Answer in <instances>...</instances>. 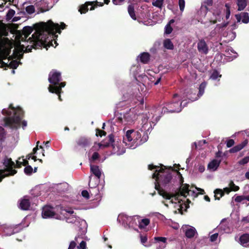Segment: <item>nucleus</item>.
<instances>
[{
  "mask_svg": "<svg viewBox=\"0 0 249 249\" xmlns=\"http://www.w3.org/2000/svg\"><path fill=\"white\" fill-rule=\"evenodd\" d=\"M182 102L173 101L166 104V106L162 107L161 113L165 114L167 113L179 112L182 110Z\"/></svg>",
  "mask_w": 249,
  "mask_h": 249,
  "instance_id": "8",
  "label": "nucleus"
},
{
  "mask_svg": "<svg viewBox=\"0 0 249 249\" xmlns=\"http://www.w3.org/2000/svg\"><path fill=\"white\" fill-rule=\"evenodd\" d=\"M20 159L21 158H19L18 160L16 161V164H15L14 168H20L21 167V166L22 165V161H19Z\"/></svg>",
  "mask_w": 249,
  "mask_h": 249,
  "instance_id": "52",
  "label": "nucleus"
},
{
  "mask_svg": "<svg viewBox=\"0 0 249 249\" xmlns=\"http://www.w3.org/2000/svg\"><path fill=\"white\" fill-rule=\"evenodd\" d=\"M223 191L224 193H226V194H229L231 191L230 187H226L224 188Z\"/></svg>",
  "mask_w": 249,
  "mask_h": 249,
  "instance_id": "62",
  "label": "nucleus"
},
{
  "mask_svg": "<svg viewBox=\"0 0 249 249\" xmlns=\"http://www.w3.org/2000/svg\"><path fill=\"white\" fill-rule=\"evenodd\" d=\"M196 232V230L195 228L191 227L186 230L185 232V235L187 238H193Z\"/></svg>",
  "mask_w": 249,
  "mask_h": 249,
  "instance_id": "30",
  "label": "nucleus"
},
{
  "mask_svg": "<svg viewBox=\"0 0 249 249\" xmlns=\"http://www.w3.org/2000/svg\"><path fill=\"white\" fill-rule=\"evenodd\" d=\"M242 221H245L246 223L249 222V218L248 217H244L242 218Z\"/></svg>",
  "mask_w": 249,
  "mask_h": 249,
  "instance_id": "64",
  "label": "nucleus"
},
{
  "mask_svg": "<svg viewBox=\"0 0 249 249\" xmlns=\"http://www.w3.org/2000/svg\"><path fill=\"white\" fill-rule=\"evenodd\" d=\"M138 115L136 113V110L134 108H130L128 111L126 112L123 116V118L120 117L118 118L120 122L123 123V119L127 124H132L137 120Z\"/></svg>",
  "mask_w": 249,
  "mask_h": 249,
  "instance_id": "9",
  "label": "nucleus"
},
{
  "mask_svg": "<svg viewBox=\"0 0 249 249\" xmlns=\"http://www.w3.org/2000/svg\"><path fill=\"white\" fill-rule=\"evenodd\" d=\"M172 31L173 28H172L171 25H170L169 24H167L165 28V33L166 34H170L172 33Z\"/></svg>",
  "mask_w": 249,
  "mask_h": 249,
  "instance_id": "47",
  "label": "nucleus"
},
{
  "mask_svg": "<svg viewBox=\"0 0 249 249\" xmlns=\"http://www.w3.org/2000/svg\"><path fill=\"white\" fill-rule=\"evenodd\" d=\"M61 73L56 70H53L49 74L48 81L51 84L49 86H55L59 84L61 82Z\"/></svg>",
  "mask_w": 249,
  "mask_h": 249,
  "instance_id": "10",
  "label": "nucleus"
},
{
  "mask_svg": "<svg viewBox=\"0 0 249 249\" xmlns=\"http://www.w3.org/2000/svg\"><path fill=\"white\" fill-rule=\"evenodd\" d=\"M39 23L35 24L36 30H37L38 26L37 25ZM33 31V28L32 27L30 26H25L23 28L22 31H18L17 37H18L19 39H20L22 41H29L30 44V45H32V43L31 42V41L34 39L33 36H32V37H29L28 39H27V38ZM36 32H36L32 35L35 34ZM29 46V45H28L25 48L24 45L20 44V48L19 49H15L14 50L13 57L14 58H18V59H20L23 57V54H20V53H22L23 52L24 53H27V52H26L27 50V47ZM31 51H32V50H31ZM31 52V51H30V52ZM28 53H29V52H28Z\"/></svg>",
  "mask_w": 249,
  "mask_h": 249,
  "instance_id": "4",
  "label": "nucleus"
},
{
  "mask_svg": "<svg viewBox=\"0 0 249 249\" xmlns=\"http://www.w3.org/2000/svg\"><path fill=\"white\" fill-rule=\"evenodd\" d=\"M163 46L168 50H173L174 45L170 39H166L163 41Z\"/></svg>",
  "mask_w": 249,
  "mask_h": 249,
  "instance_id": "32",
  "label": "nucleus"
},
{
  "mask_svg": "<svg viewBox=\"0 0 249 249\" xmlns=\"http://www.w3.org/2000/svg\"><path fill=\"white\" fill-rule=\"evenodd\" d=\"M240 244L244 247L249 248V234L244 233L239 238Z\"/></svg>",
  "mask_w": 249,
  "mask_h": 249,
  "instance_id": "21",
  "label": "nucleus"
},
{
  "mask_svg": "<svg viewBox=\"0 0 249 249\" xmlns=\"http://www.w3.org/2000/svg\"><path fill=\"white\" fill-rule=\"evenodd\" d=\"M204 170H205V167L204 165H199L198 171L199 172L202 173L204 171Z\"/></svg>",
  "mask_w": 249,
  "mask_h": 249,
  "instance_id": "60",
  "label": "nucleus"
},
{
  "mask_svg": "<svg viewBox=\"0 0 249 249\" xmlns=\"http://www.w3.org/2000/svg\"><path fill=\"white\" fill-rule=\"evenodd\" d=\"M6 132L4 128L0 126V146L2 147L3 143L6 139Z\"/></svg>",
  "mask_w": 249,
  "mask_h": 249,
  "instance_id": "28",
  "label": "nucleus"
},
{
  "mask_svg": "<svg viewBox=\"0 0 249 249\" xmlns=\"http://www.w3.org/2000/svg\"><path fill=\"white\" fill-rule=\"evenodd\" d=\"M76 246V243L74 241L70 242L68 249H74Z\"/></svg>",
  "mask_w": 249,
  "mask_h": 249,
  "instance_id": "57",
  "label": "nucleus"
},
{
  "mask_svg": "<svg viewBox=\"0 0 249 249\" xmlns=\"http://www.w3.org/2000/svg\"><path fill=\"white\" fill-rule=\"evenodd\" d=\"M114 142V136L113 134H109L107 137V142L103 141L99 143L100 147H107L111 145L114 146L113 143Z\"/></svg>",
  "mask_w": 249,
  "mask_h": 249,
  "instance_id": "16",
  "label": "nucleus"
},
{
  "mask_svg": "<svg viewBox=\"0 0 249 249\" xmlns=\"http://www.w3.org/2000/svg\"><path fill=\"white\" fill-rule=\"evenodd\" d=\"M15 14V11L14 10L10 9L8 11L6 16L8 18H11L14 16Z\"/></svg>",
  "mask_w": 249,
  "mask_h": 249,
  "instance_id": "50",
  "label": "nucleus"
},
{
  "mask_svg": "<svg viewBox=\"0 0 249 249\" xmlns=\"http://www.w3.org/2000/svg\"><path fill=\"white\" fill-rule=\"evenodd\" d=\"M206 85L207 84L205 82L201 83L199 87V92L198 94L195 98H194L193 99H191L192 101L197 100L200 97H201L204 94L205 89L206 87Z\"/></svg>",
  "mask_w": 249,
  "mask_h": 249,
  "instance_id": "24",
  "label": "nucleus"
},
{
  "mask_svg": "<svg viewBox=\"0 0 249 249\" xmlns=\"http://www.w3.org/2000/svg\"><path fill=\"white\" fill-rule=\"evenodd\" d=\"M225 6L226 8L224 9V11L226 15V19H228L231 15V4L229 3H226Z\"/></svg>",
  "mask_w": 249,
  "mask_h": 249,
  "instance_id": "35",
  "label": "nucleus"
},
{
  "mask_svg": "<svg viewBox=\"0 0 249 249\" xmlns=\"http://www.w3.org/2000/svg\"><path fill=\"white\" fill-rule=\"evenodd\" d=\"M140 239L141 243L145 247H148L149 245H144V244L147 241V237L145 235H142V234L140 235Z\"/></svg>",
  "mask_w": 249,
  "mask_h": 249,
  "instance_id": "46",
  "label": "nucleus"
},
{
  "mask_svg": "<svg viewBox=\"0 0 249 249\" xmlns=\"http://www.w3.org/2000/svg\"><path fill=\"white\" fill-rule=\"evenodd\" d=\"M154 239L157 241H160L163 243H165L167 240L166 238L163 237H156Z\"/></svg>",
  "mask_w": 249,
  "mask_h": 249,
  "instance_id": "54",
  "label": "nucleus"
},
{
  "mask_svg": "<svg viewBox=\"0 0 249 249\" xmlns=\"http://www.w3.org/2000/svg\"><path fill=\"white\" fill-rule=\"evenodd\" d=\"M158 168H159V167L154 165L153 164H149L148 165V169L150 170H152L154 169H156V170H157V169H158Z\"/></svg>",
  "mask_w": 249,
  "mask_h": 249,
  "instance_id": "59",
  "label": "nucleus"
},
{
  "mask_svg": "<svg viewBox=\"0 0 249 249\" xmlns=\"http://www.w3.org/2000/svg\"><path fill=\"white\" fill-rule=\"evenodd\" d=\"M37 30L35 34L33 35V40L31 41L32 45L27 47V51L30 52L33 49H41L50 47L53 46V38L55 36L56 33L60 34L61 29H64L66 24L62 22L60 27L58 23H54L51 20L47 22H40L37 25Z\"/></svg>",
  "mask_w": 249,
  "mask_h": 249,
  "instance_id": "1",
  "label": "nucleus"
},
{
  "mask_svg": "<svg viewBox=\"0 0 249 249\" xmlns=\"http://www.w3.org/2000/svg\"><path fill=\"white\" fill-rule=\"evenodd\" d=\"M215 199L220 200V198L224 195V193L222 189H216L214 191Z\"/></svg>",
  "mask_w": 249,
  "mask_h": 249,
  "instance_id": "33",
  "label": "nucleus"
},
{
  "mask_svg": "<svg viewBox=\"0 0 249 249\" xmlns=\"http://www.w3.org/2000/svg\"><path fill=\"white\" fill-rule=\"evenodd\" d=\"M141 131L130 129L126 131L125 136L123 138V142L127 144V142L131 143L130 146H138L146 142L148 138L147 133L142 129Z\"/></svg>",
  "mask_w": 249,
  "mask_h": 249,
  "instance_id": "5",
  "label": "nucleus"
},
{
  "mask_svg": "<svg viewBox=\"0 0 249 249\" xmlns=\"http://www.w3.org/2000/svg\"><path fill=\"white\" fill-rule=\"evenodd\" d=\"M30 205V200L26 196H24L19 200V208L22 210H28Z\"/></svg>",
  "mask_w": 249,
  "mask_h": 249,
  "instance_id": "15",
  "label": "nucleus"
},
{
  "mask_svg": "<svg viewBox=\"0 0 249 249\" xmlns=\"http://www.w3.org/2000/svg\"><path fill=\"white\" fill-rule=\"evenodd\" d=\"M249 162V156L246 157L239 161L238 163L240 165H245Z\"/></svg>",
  "mask_w": 249,
  "mask_h": 249,
  "instance_id": "45",
  "label": "nucleus"
},
{
  "mask_svg": "<svg viewBox=\"0 0 249 249\" xmlns=\"http://www.w3.org/2000/svg\"><path fill=\"white\" fill-rule=\"evenodd\" d=\"M42 215L44 218L53 217L55 215L53 208L50 206H45L43 208Z\"/></svg>",
  "mask_w": 249,
  "mask_h": 249,
  "instance_id": "13",
  "label": "nucleus"
},
{
  "mask_svg": "<svg viewBox=\"0 0 249 249\" xmlns=\"http://www.w3.org/2000/svg\"><path fill=\"white\" fill-rule=\"evenodd\" d=\"M185 0H178V5L180 11L183 12L185 7Z\"/></svg>",
  "mask_w": 249,
  "mask_h": 249,
  "instance_id": "48",
  "label": "nucleus"
},
{
  "mask_svg": "<svg viewBox=\"0 0 249 249\" xmlns=\"http://www.w3.org/2000/svg\"><path fill=\"white\" fill-rule=\"evenodd\" d=\"M248 143V140L247 139H246L240 144H237L233 146L231 149H230L229 150V152L230 153H236L241 150V149H242L243 148H244L247 145Z\"/></svg>",
  "mask_w": 249,
  "mask_h": 249,
  "instance_id": "18",
  "label": "nucleus"
},
{
  "mask_svg": "<svg viewBox=\"0 0 249 249\" xmlns=\"http://www.w3.org/2000/svg\"><path fill=\"white\" fill-rule=\"evenodd\" d=\"M22 158H23L24 156H23ZM22 160H23V161L22 162V164L23 166H27V165H28V161L27 160L23 159Z\"/></svg>",
  "mask_w": 249,
  "mask_h": 249,
  "instance_id": "61",
  "label": "nucleus"
},
{
  "mask_svg": "<svg viewBox=\"0 0 249 249\" xmlns=\"http://www.w3.org/2000/svg\"><path fill=\"white\" fill-rule=\"evenodd\" d=\"M174 170L175 169L171 166L169 168L168 170L160 168L159 169L156 170L155 172L152 175L153 178H155L156 181L155 182V189L158 191L160 196L167 199H170L173 196L161 188L160 185H161L165 187L171 181L172 178V172L174 171Z\"/></svg>",
  "mask_w": 249,
  "mask_h": 249,
  "instance_id": "3",
  "label": "nucleus"
},
{
  "mask_svg": "<svg viewBox=\"0 0 249 249\" xmlns=\"http://www.w3.org/2000/svg\"><path fill=\"white\" fill-rule=\"evenodd\" d=\"M98 3L99 2L97 0L93 1H87L84 4H82L80 6L78 11L81 14H85L88 11V6L89 5L91 6L90 10H93L95 9V7H97Z\"/></svg>",
  "mask_w": 249,
  "mask_h": 249,
  "instance_id": "11",
  "label": "nucleus"
},
{
  "mask_svg": "<svg viewBox=\"0 0 249 249\" xmlns=\"http://www.w3.org/2000/svg\"><path fill=\"white\" fill-rule=\"evenodd\" d=\"M174 166L175 167H176V168H177L178 169V170H174V171L176 172L177 173V174L180 177V184H183V178L182 176V175L180 174V173L179 172L178 170H179V167H180V165L179 164H174Z\"/></svg>",
  "mask_w": 249,
  "mask_h": 249,
  "instance_id": "38",
  "label": "nucleus"
},
{
  "mask_svg": "<svg viewBox=\"0 0 249 249\" xmlns=\"http://www.w3.org/2000/svg\"><path fill=\"white\" fill-rule=\"evenodd\" d=\"M234 144V141L233 139H229L227 141L226 145L228 147H231Z\"/></svg>",
  "mask_w": 249,
  "mask_h": 249,
  "instance_id": "51",
  "label": "nucleus"
},
{
  "mask_svg": "<svg viewBox=\"0 0 249 249\" xmlns=\"http://www.w3.org/2000/svg\"><path fill=\"white\" fill-rule=\"evenodd\" d=\"M228 24H229V22H224L221 24H218L217 26L219 27V28H223L226 27L227 26V25H228Z\"/></svg>",
  "mask_w": 249,
  "mask_h": 249,
  "instance_id": "58",
  "label": "nucleus"
},
{
  "mask_svg": "<svg viewBox=\"0 0 249 249\" xmlns=\"http://www.w3.org/2000/svg\"><path fill=\"white\" fill-rule=\"evenodd\" d=\"M248 143V140L247 139H246L240 144H237L233 146L231 149H230L229 150V152L230 153H236L241 150V149H242L243 148H244L247 145Z\"/></svg>",
  "mask_w": 249,
  "mask_h": 249,
  "instance_id": "17",
  "label": "nucleus"
},
{
  "mask_svg": "<svg viewBox=\"0 0 249 249\" xmlns=\"http://www.w3.org/2000/svg\"><path fill=\"white\" fill-rule=\"evenodd\" d=\"M221 154H222V152L220 151H218L216 153L215 157L216 158H220L221 157Z\"/></svg>",
  "mask_w": 249,
  "mask_h": 249,
  "instance_id": "63",
  "label": "nucleus"
},
{
  "mask_svg": "<svg viewBox=\"0 0 249 249\" xmlns=\"http://www.w3.org/2000/svg\"><path fill=\"white\" fill-rule=\"evenodd\" d=\"M218 236V233H215L210 236V241L211 242H214L216 240Z\"/></svg>",
  "mask_w": 249,
  "mask_h": 249,
  "instance_id": "53",
  "label": "nucleus"
},
{
  "mask_svg": "<svg viewBox=\"0 0 249 249\" xmlns=\"http://www.w3.org/2000/svg\"><path fill=\"white\" fill-rule=\"evenodd\" d=\"M198 51L204 54H207L208 52L207 45L205 40L201 39L197 43Z\"/></svg>",
  "mask_w": 249,
  "mask_h": 249,
  "instance_id": "19",
  "label": "nucleus"
},
{
  "mask_svg": "<svg viewBox=\"0 0 249 249\" xmlns=\"http://www.w3.org/2000/svg\"><path fill=\"white\" fill-rule=\"evenodd\" d=\"M99 154L98 152H95L93 153L91 158L90 159V160L92 162H94L95 160H98L99 159Z\"/></svg>",
  "mask_w": 249,
  "mask_h": 249,
  "instance_id": "43",
  "label": "nucleus"
},
{
  "mask_svg": "<svg viewBox=\"0 0 249 249\" xmlns=\"http://www.w3.org/2000/svg\"><path fill=\"white\" fill-rule=\"evenodd\" d=\"M127 11L130 17L133 20H136L137 18L135 15V7L134 4H131L128 6Z\"/></svg>",
  "mask_w": 249,
  "mask_h": 249,
  "instance_id": "26",
  "label": "nucleus"
},
{
  "mask_svg": "<svg viewBox=\"0 0 249 249\" xmlns=\"http://www.w3.org/2000/svg\"><path fill=\"white\" fill-rule=\"evenodd\" d=\"M33 171V169L30 165H27L24 168V173L27 175H30L32 174Z\"/></svg>",
  "mask_w": 249,
  "mask_h": 249,
  "instance_id": "41",
  "label": "nucleus"
},
{
  "mask_svg": "<svg viewBox=\"0 0 249 249\" xmlns=\"http://www.w3.org/2000/svg\"><path fill=\"white\" fill-rule=\"evenodd\" d=\"M229 186L231 191H237L239 190V187L236 186L232 180H231L229 183Z\"/></svg>",
  "mask_w": 249,
  "mask_h": 249,
  "instance_id": "39",
  "label": "nucleus"
},
{
  "mask_svg": "<svg viewBox=\"0 0 249 249\" xmlns=\"http://www.w3.org/2000/svg\"><path fill=\"white\" fill-rule=\"evenodd\" d=\"M9 108L12 111L5 108L1 111L3 115H6L3 119L4 126L17 130L22 126V128L24 129L27 126V123L25 120L22 121L24 115L22 109L20 107H15L12 104L9 105Z\"/></svg>",
  "mask_w": 249,
  "mask_h": 249,
  "instance_id": "2",
  "label": "nucleus"
},
{
  "mask_svg": "<svg viewBox=\"0 0 249 249\" xmlns=\"http://www.w3.org/2000/svg\"><path fill=\"white\" fill-rule=\"evenodd\" d=\"M76 143L77 146L85 148L89 146L91 144V142L90 138L81 136L76 140Z\"/></svg>",
  "mask_w": 249,
  "mask_h": 249,
  "instance_id": "12",
  "label": "nucleus"
},
{
  "mask_svg": "<svg viewBox=\"0 0 249 249\" xmlns=\"http://www.w3.org/2000/svg\"><path fill=\"white\" fill-rule=\"evenodd\" d=\"M164 0H156L152 2V5L157 7L161 8L162 6Z\"/></svg>",
  "mask_w": 249,
  "mask_h": 249,
  "instance_id": "40",
  "label": "nucleus"
},
{
  "mask_svg": "<svg viewBox=\"0 0 249 249\" xmlns=\"http://www.w3.org/2000/svg\"><path fill=\"white\" fill-rule=\"evenodd\" d=\"M107 133L104 130H101L99 128L96 129V135L97 136L102 137L103 136L106 135Z\"/></svg>",
  "mask_w": 249,
  "mask_h": 249,
  "instance_id": "44",
  "label": "nucleus"
},
{
  "mask_svg": "<svg viewBox=\"0 0 249 249\" xmlns=\"http://www.w3.org/2000/svg\"><path fill=\"white\" fill-rule=\"evenodd\" d=\"M189 185L188 184H181L179 187V192L175 195H172L173 196L172 197H174L175 200L178 201L177 206L179 207L178 209V210L181 214H182L183 206L182 204L181 203V200H179L178 198L179 196H183L184 197H186L187 196L189 195L190 192H192L193 194H196L195 191L189 189Z\"/></svg>",
  "mask_w": 249,
  "mask_h": 249,
  "instance_id": "7",
  "label": "nucleus"
},
{
  "mask_svg": "<svg viewBox=\"0 0 249 249\" xmlns=\"http://www.w3.org/2000/svg\"><path fill=\"white\" fill-rule=\"evenodd\" d=\"M221 162V160H218L216 159L212 160L208 165V169L215 171L219 167Z\"/></svg>",
  "mask_w": 249,
  "mask_h": 249,
  "instance_id": "22",
  "label": "nucleus"
},
{
  "mask_svg": "<svg viewBox=\"0 0 249 249\" xmlns=\"http://www.w3.org/2000/svg\"><path fill=\"white\" fill-rule=\"evenodd\" d=\"M66 85L65 82H59V84L55 86H49L48 90L50 92L59 94L62 92V88Z\"/></svg>",
  "mask_w": 249,
  "mask_h": 249,
  "instance_id": "14",
  "label": "nucleus"
},
{
  "mask_svg": "<svg viewBox=\"0 0 249 249\" xmlns=\"http://www.w3.org/2000/svg\"><path fill=\"white\" fill-rule=\"evenodd\" d=\"M20 63V62L18 61L17 60H12L11 61L9 64H7V63H4V62H2V65L9 67L10 68L13 69H16L17 68V67L18 66L19 64Z\"/></svg>",
  "mask_w": 249,
  "mask_h": 249,
  "instance_id": "29",
  "label": "nucleus"
},
{
  "mask_svg": "<svg viewBox=\"0 0 249 249\" xmlns=\"http://www.w3.org/2000/svg\"><path fill=\"white\" fill-rule=\"evenodd\" d=\"M79 249H86V242L84 241H82L80 243L79 246L77 247Z\"/></svg>",
  "mask_w": 249,
  "mask_h": 249,
  "instance_id": "55",
  "label": "nucleus"
},
{
  "mask_svg": "<svg viewBox=\"0 0 249 249\" xmlns=\"http://www.w3.org/2000/svg\"><path fill=\"white\" fill-rule=\"evenodd\" d=\"M238 6V10L241 11L244 9L247 4V0H236Z\"/></svg>",
  "mask_w": 249,
  "mask_h": 249,
  "instance_id": "31",
  "label": "nucleus"
},
{
  "mask_svg": "<svg viewBox=\"0 0 249 249\" xmlns=\"http://www.w3.org/2000/svg\"><path fill=\"white\" fill-rule=\"evenodd\" d=\"M213 0H206L204 1V5L202 6L201 9H205L206 11H207L208 8V6H210L213 5Z\"/></svg>",
  "mask_w": 249,
  "mask_h": 249,
  "instance_id": "37",
  "label": "nucleus"
},
{
  "mask_svg": "<svg viewBox=\"0 0 249 249\" xmlns=\"http://www.w3.org/2000/svg\"><path fill=\"white\" fill-rule=\"evenodd\" d=\"M90 172L98 178H100L101 176V172L99 169V166L97 165H90Z\"/></svg>",
  "mask_w": 249,
  "mask_h": 249,
  "instance_id": "23",
  "label": "nucleus"
},
{
  "mask_svg": "<svg viewBox=\"0 0 249 249\" xmlns=\"http://www.w3.org/2000/svg\"><path fill=\"white\" fill-rule=\"evenodd\" d=\"M19 231L17 228L9 227L5 229L4 232L7 235H11Z\"/></svg>",
  "mask_w": 249,
  "mask_h": 249,
  "instance_id": "27",
  "label": "nucleus"
},
{
  "mask_svg": "<svg viewBox=\"0 0 249 249\" xmlns=\"http://www.w3.org/2000/svg\"><path fill=\"white\" fill-rule=\"evenodd\" d=\"M81 194L82 196L86 199H89V193L87 190L82 191Z\"/></svg>",
  "mask_w": 249,
  "mask_h": 249,
  "instance_id": "56",
  "label": "nucleus"
},
{
  "mask_svg": "<svg viewBox=\"0 0 249 249\" xmlns=\"http://www.w3.org/2000/svg\"><path fill=\"white\" fill-rule=\"evenodd\" d=\"M150 223V220L148 218H144L141 220L139 222V228L140 229H144L146 226Z\"/></svg>",
  "mask_w": 249,
  "mask_h": 249,
  "instance_id": "34",
  "label": "nucleus"
},
{
  "mask_svg": "<svg viewBox=\"0 0 249 249\" xmlns=\"http://www.w3.org/2000/svg\"><path fill=\"white\" fill-rule=\"evenodd\" d=\"M244 200H245V196H237L234 199L236 202H241Z\"/></svg>",
  "mask_w": 249,
  "mask_h": 249,
  "instance_id": "49",
  "label": "nucleus"
},
{
  "mask_svg": "<svg viewBox=\"0 0 249 249\" xmlns=\"http://www.w3.org/2000/svg\"><path fill=\"white\" fill-rule=\"evenodd\" d=\"M140 60L143 64H147L149 60L150 55L148 53L143 52L139 55Z\"/></svg>",
  "mask_w": 249,
  "mask_h": 249,
  "instance_id": "25",
  "label": "nucleus"
},
{
  "mask_svg": "<svg viewBox=\"0 0 249 249\" xmlns=\"http://www.w3.org/2000/svg\"><path fill=\"white\" fill-rule=\"evenodd\" d=\"M221 77V75L219 74L218 71L214 70L213 71L212 73L210 76V79L215 80H216L218 78H220Z\"/></svg>",
  "mask_w": 249,
  "mask_h": 249,
  "instance_id": "36",
  "label": "nucleus"
},
{
  "mask_svg": "<svg viewBox=\"0 0 249 249\" xmlns=\"http://www.w3.org/2000/svg\"><path fill=\"white\" fill-rule=\"evenodd\" d=\"M26 11L29 14H32L35 12V9L34 5H29L26 7Z\"/></svg>",
  "mask_w": 249,
  "mask_h": 249,
  "instance_id": "42",
  "label": "nucleus"
},
{
  "mask_svg": "<svg viewBox=\"0 0 249 249\" xmlns=\"http://www.w3.org/2000/svg\"><path fill=\"white\" fill-rule=\"evenodd\" d=\"M237 21L240 22L242 19V22L244 23H248L249 22V16L247 12H242L240 14L235 15Z\"/></svg>",
  "mask_w": 249,
  "mask_h": 249,
  "instance_id": "20",
  "label": "nucleus"
},
{
  "mask_svg": "<svg viewBox=\"0 0 249 249\" xmlns=\"http://www.w3.org/2000/svg\"><path fill=\"white\" fill-rule=\"evenodd\" d=\"M3 164L6 168L4 170H0V182L5 177L14 176L17 173V171L14 169L15 163L11 158H5Z\"/></svg>",
  "mask_w": 249,
  "mask_h": 249,
  "instance_id": "6",
  "label": "nucleus"
}]
</instances>
